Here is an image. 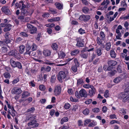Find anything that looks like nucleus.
<instances>
[{"instance_id":"32","label":"nucleus","mask_w":129,"mask_h":129,"mask_svg":"<svg viewBox=\"0 0 129 129\" xmlns=\"http://www.w3.org/2000/svg\"><path fill=\"white\" fill-rule=\"evenodd\" d=\"M76 46L79 47H82L84 46V44L80 41H78L77 43L76 44Z\"/></svg>"},{"instance_id":"33","label":"nucleus","mask_w":129,"mask_h":129,"mask_svg":"<svg viewBox=\"0 0 129 129\" xmlns=\"http://www.w3.org/2000/svg\"><path fill=\"white\" fill-rule=\"evenodd\" d=\"M55 80L56 77L55 75H53L51 77L50 81L52 83H53L55 82Z\"/></svg>"},{"instance_id":"8","label":"nucleus","mask_w":129,"mask_h":129,"mask_svg":"<svg viewBox=\"0 0 129 129\" xmlns=\"http://www.w3.org/2000/svg\"><path fill=\"white\" fill-rule=\"evenodd\" d=\"M1 10L3 12L7 15H9L11 14L10 11L9 9L6 7H4L1 9Z\"/></svg>"},{"instance_id":"19","label":"nucleus","mask_w":129,"mask_h":129,"mask_svg":"<svg viewBox=\"0 0 129 129\" xmlns=\"http://www.w3.org/2000/svg\"><path fill=\"white\" fill-rule=\"evenodd\" d=\"M122 78L120 77H118L115 79L113 80L114 82L116 83H117L121 81Z\"/></svg>"},{"instance_id":"50","label":"nucleus","mask_w":129,"mask_h":129,"mask_svg":"<svg viewBox=\"0 0 129 129\" xmlns=\"http://www.w3.org/2000/svg\"><path fill=\"white\" fill-rule=\"evenodd\" d=\"M117 70L118 72L119 73H121L122 72L121 68L120 65H118L117 67Z\"/></svg>"},{"instance_id":"24","label":"nucleus","mask_w":129,"mask_h":129,"mask_svg":"<svg viewBox=\"0 0 129 129\" xmlns=\"http://www.w3.org/2000/svg\"><path fill=\"white\" fill-rule=\"evenodd\" d=\"M116 54L114 51L112 50H111L110 51V55L111 57L115 58L116 57Z\"/></svg>"},{"instance_id":"13","label":"nucleus","mask_w":129,"mask_h":129,"mask_svg":"<svg viewBox=\"0 0 129 129\" xmlns=\"http://www.w3.org/2000/svg\"><path fill=\"white\" fill-rule=\"evenodd\" d=\"M21 15L26 16L28 14V12L25 9H21Z\"/></svg>"},{"instance_id":"31","label":"nucleus","mask_w":129,"mask_h":129,"mask_svg":"<svg viewBox=\"0 0 129 129\" xmlns=\"http://www.w3.org/2000/svg\"><path fill=\"white\" fill-rule=\"evenodd\" d=\"M37 46L34 43H33L31 46V50L33 51L36 50L37 48Z\"/></svg>"},{"instance_id":"16","label":"nucleus","mask_w":129,"mask_h":129,"mask_svg":"<svg viewBox=\"0 0 129 129\" xmlns=\"http://www.w3.org/2000/svg\"><path fill=\"white\" fill-rule=\"evenodd\" d=\"M25 46L24 45H22L19 47V52L21 53H22L25 50Z\"/></svg>"},{"instance_id":"45","label":"nucleus","mask_w":129,"mask_h":129,"mask_svg":"<svg viewBox=\"0 0 129 129\" xmlns=\"http://www.w3.org/2000/svg\"><path fill=\"white\" fill-rule=\"evenodd\" d=\"M16 67H17L19 69H21L22 68V66L21 63L19 62H17L16 64Z\"/></svg>"},{"instance_id":"41","label":"nucleus","mask_w":129,"mask_h":129,"mask_svg":"<svg viewBox=\"0 0 129 129\" xmlns=\"http://www.w3.org/2000/svg\"><path fill=\"white\" fill-rule=\"evenodd\" d=\"M89 110L88 109H86L83 112V114L85 115H88L89 113Z\"/></svg>"},{"instance_id":"34","label":"nucleus","mask_w":129,"mask_h":129,"mask_svg":"<svg viewBox=\"0 0 129 129\" xmlns=\"http://www.w3.org/2000/svg\"><path fill=\"white\" fill-rule=\"evenodd\" d=\"M84 83L83 80L81 78L77 80V85L79 86L80 84Z\"/></svg>"},{"instance_id":"60","label":"nucleus","mask_w":129,"mask_h":129,"mask_svg":"<svg viewBox=\"0 0 129 129\" xmlns=\"http://www.w3.org/2000/svg\"><path fill=\"white\" fill-rule=\"evenodd\" d=\"M46 26L49 27H52L55 26V24L54 23H49L46 24Z\"/></svg>"},{"instance_id":"25","label":"nucleus","mask_w":129,"mask_h":129,"mask_svg":"<svg viewBox=\"0 0 129 129\" xmlns=\"http://www.w3.org/2000/svg\"><path fill=\"white\" fill-rule=\"evenodd\" d=\"M96 90H89V91L88 95L90 96H93L95 93Z\"/></svg>"},{"instance_id":"51","label":"nucleus","mask_w":129,"mask_h":129,"mask_svg":"<svg viewBox=\"0 0 129 129\" xmlns=\"http://www.w3.org/2000/svg\"><path fill=\"white\" fill-rule=\"evenodd\" d=\"M80 56L83 58L86 59L87 57V55L84 53H82L80 54Z\"/></svg>"},{"instance_id":"47","label":"nucleus","mask_w":129,"mask_h":129,"mask_svg":"<svg viewBox=\"0 0 129 129\" xmlns=\"http://www.w3.org/2000/svg\"><path fill=\"white\" fill-rule=\"evenodd\" d=\"M1 50L2 52L5 53L7 52V47H3L1 48Z\"/></svg>"},{"instance_id":"39","label":"nucleus","mask_w":129,"mask_h":129,"mask_svg":"<svg viewBox=\"0 0 129 129\" xmlns=\"http://www.w3.org/2000/svg\"><path fill=\"white\" fill-rule=\"evenodd\" d=\"M48 11L53 14H55L57 13L56 10L55 9L52 8H49Z\"/></svg>"},{"instance_id":"63","label":"nucleus","mask_w":129,"mask_h":129,"mask_svg":"<svg viewBox=\"0 0 129 129\" xmlns=\"http://www.w3.org/2000/svg\"><path fill=\"white\" fill-rule=\"evenodd\" d=\"M19 81V78H17L15 79L13 81V84H14L18 82Z\"/></svg>"},{"instance_id":"6","label":"nucleus","mask_w":129,"mask_h":129,"mask_svg":"<svg viewBox=\"0 0 129 129\" xmlns=\"http://www.w3.org/2000/svg\"><path fill=\"white\" fill-rule=\"evenodd\" d=\"M90 18V16L89 15H82L80 16L79 18V19L81 21L86 22L89 20Z\"/></svg>"},{"instance_id":"58","label":"nucleus","mask_w":129,"mask_h":129,"mask_svg":"<svg viewBox=\"0 0 129 129\" xmlns=\"http://www.w3.org/2000/svg\"><path fill=\"white\" fill-rule=\"evenodd\" d=\"M73 58H68L67 60V61L68 62V64H69L70 63H72V62H73Z\"/></svg>"},{"instance_id":"59","label":"nucleus","mask_w":129,"mask_h":129,"mask_svg":"<svg viewBox=\"0 0 129 129\" xmlns=\"http://www.w3.org/2000/svg\"><path fill=\"white\" fill-rule=\"evenodd\" d=\"M82 1L83 3L86 5H88L89 3L86 0H82Z\"/></svg>"},{"instance_id":"36","label":"nucleus","mask_w":129,"mask_h":129,"mask_svg":"<svg viewBox=\"0 0 129 129\" xmlns=\"http://www.w3.org/2000/svg\"><path fill=\"white\" fill-rule=\"evenodd\" d=\"M101 39L99 37H98L96 39V42L99 45H101L102 44V42Z\"/></svg>"},{"instance_id":"57","label":"nucleus","mask_w":129,"mask_h":129,"mask_svg":"<svg viewBox=\"0 0 129 129\" xmlns=\"http://www.w3.org/2000/svg\"><path fill=\"white\" fill-rule=\"evenodd\" d=\"M121 6L122 7H126V4L125 3V2L124 1H122Z\"/></svg>"},{"instance_id":"2","label":"nucleus","mask_w":129,"mask_h":129,"mask_svg":"<svg viewBox=\"0 0 129 129\" xmlns=\"http://www.w3.org/2000/svg\"><path fill=\"white\" fill-rule=\"evenodd\" d=\"M119 99L123 98V101L124 102H126L129 99V91H127L125 92L120 93L118 95Z\"/></svg>"},{"instance_id":"48","label":"nucleus","mask_w":129,"mask_h":129,"mask_svg":"<svg viewBox=\"0 0 129 129\" xmlns=\"http://www.w3.org/2000/svg\"><path fill=\"white\" fill-rule=\"evenodd\" d=\"M78 32L81 34H82L85 33L84 30L82 28H80L78 30Z\"/></svg>"},{"instance_id":"10","label":"nucleus","mask_w":129,"mask_h":129,"mask_svg":"<svg viewBox=\"0 0 129 129\" xmlns=\"http://www.w3.org/2000/svg\"><path fill=\"white\" fill-rule=\"evenodd\" d=\"M12 25L9 24L6 25L5 27L3 29L4 31L6 32L10 31L12 28Z\"/></svg>"},{"instance_id":"38","label":"nucleus","mask_w":129,"mask_h":129,"mask_svg":"<svg viewBox=\"0 0 129 129\" xmlns=\"http://www.w3.org/2000/svg\"><path fill=\"white\" fill-rule=\"evenodd\" d=\"M19 3H21L22 6L20 8V10L25 9L26 8V6L24 4V2L23 1H21L19 2Z\"/></svg>"},{"instance_id":"3","label":"nucleus","mask_w":129,"mask_h":129,"mask_svg":"<svg viewBox=\"0 0 129 129\" xmlns=\"http://www.w3.org/2000/svg\"><path fill=\"white\" fill-rule=\"evenodd\" d=\"M8 54L9 56H14L17 59H19L20 58L19 54L16 50H12L10 51L9 52Z\"/></svg>"},{"instance_id":"61","label":"nucleus","mask_w":129,"mask_h":129,"mask_svg":"<svg viewBox=\"0 0 129 129\" xmlns=\"http://www.w3.org/2000/svg\"><path fill=\"white\" fill-rule=\"evenodd\" d=\"M49 14L48 13H45L44 14L42 15L43 17H48L49 16Z\"/></svg>"},{"instance_id":"54","label":"nucleus","mask_w":129,"mask_h":129,"mask_svg":"<svg viewBox=\"0 0 129 129\" xmlns=\"http://www.w3.org/2000/svg\"><path fill=\"white\" fill-rule=\"evenodd\" d=\"M92 111L94 113H97L100 111L99 109L98 108H95L92 109Z\"/></svg>"},{"instance_id":"23","label":"nucleus","mask_w":129,"mask_h":129,"mask_svg":"<svg viewBox=\"0 0 129 129\" xmlns=\"http://www.w3.org/2000/svg\"><path fill=\"white\" fill-rule=\"evenodd\" d=\"M68 120V118L67 117H64L61 120L60 123L62 124L64 122H67Z\"/></svg>"},{"instance_id":"4","label":"nucleus","mask_w":129,"mask_h":129,"mask_svg":"<svg viewBox=\"0 0 129 129\" xmlns=\"http://www.w3.org/2000/svg\"><path fill=\"white\" fill-rule=\"evenodd\" d=\"M34 119H32L31 121L27 123V125L30 126L31 127L35 128L38 127L39 124L37 123L36 120Z\"/></svg>"},{"instance_id":"64","label":"nucleus","mask_w":129,"mask_h":129,"mask_svg":"<svg viewBox=\"0 0 129 129\" xmlns=\"http://www.w3.org/2000/svg\"><path fill=\"white\" fill-rule=\"evenodd\" d=\"M41 33H39L38 34L37 37L36 38V39L38 41H39L40 40V38L41 37Z\"/></svg>"},{"instance_id":"21","label":"nucleus","mask_w":129,"mask_h":129,"mask_svg":"<svg viewBox=\"0 0 129 129\" xmlns=\"http://www.w3.org/2000/svg\"><path fill=\"white\" fill-rule=\"evenodd\" d=\"M3 75L4 77L6 79H9L11 76L10 73L7 72H5L3 74Z\"/></svg>"},{"instance_id":"37","label":"nucleus","mask_w":129,"mask_h":129,"mask_svg":"<svg viewBox=\"0 0 129 129\" xmlns=\"http://www.w3.org/2000/svg\"><path fill=\"white\" fill-rule=\"evenodd\" d=\"M73 61L75 64V66L77 67H79L80 65L79 63L78 59L76 58H75L73 60Z\"/></svg>"},{"instance_id":"43","label":"nucleus","mask_w":129,"mask_h":129,"mask_svg":"<svg viewBox=\"0 0 129 129\" xmlns=\"http://www.w3.org/2000/svg\"><path fill=\"white\" fill-rule=\"evenodd\" d=\"M20 35L21 36L23 37H27L28 36V35L26 33L23 32H21Z\"/></svg>"},{"instance_id":"29","label":"nucleus","mask_w":129,"mask_h":129,"mask_svg":"<svg viewBox=\"0 0 129 129\" xmlns=\"http://www.w3.org/2000/svg\"><path fill=\"white\" fill-rule=\"evenodd\" d=\"M52 47L54 50H56L57 49L58 46L56 43H54L52 44Z\"/></svg>"},{"instance_id":"1","label":"nucleus","mask_w":129,"mask_h":129,"mask_svg":"<svg viewBox=\"0 0 129 129\" xmlns=\"http://www.w3.org/2000/svg\"><path fill=\"white\" fill-rule=\"evenodd\" d=\"M68 72L67 71H61L59 72L57 75V78L60 82H62V79L65 78L68 74Z\"/></svg>"},{"instance_id":"17","label":"nucleus","mask_w":129,"mask_h":129,"mask_svg":"<svg viewBox=\"0 0 129 129\" xmlns=\"http://www.w3.org/2000/svg\"><path fill=\"white\" fill-rule=\"evenodd\" d=\"M29 95V93L27 91H24L22 94L21 98H25Z\"/></svg>"},{"instance_id":"35","label":"nucleus","mask_w":129,"mask_h":129,"mask_svg":"<svg viewBox=\"0 0 129 129\" xmlns=\"http://www.w3.org/2000/svg\"><path fill=\"white\" fill-rule=\"evenodd\" d=\"M77 67V66L75 65L72 66L71 67V69L72 71L74 72H76L77 70V67Z\"/></svg>"},{"instance_id":"7","label":"nucleus","mask_w":129,"mask_h":129,"mask_svg":"<svg viewBox=\"0 0 129 129\" xmlns=\"http://www.w3.org/2000/svg\"><path fill=\"white\" fill-rule=\"evenodd\" d=\"M79 95L81 97L86 98L87 95V94L85 90L81 89L79 91Z\"/></svg>"},{"instance_id":"18","label":"nucleus","mask_w":129,"mask_h":129,"mask_svg":"<svg viewBox=\"0 0 129 129\" xmlns=\"http://www.w3.org/2000/svg\"><path fill=\"white\" fill-rule=\"evenodd\" d=\"M22 91L20 88H19L15 89L13 91V93L17 94H20Z\"/></svg>"},{"instance_id":"27","label":"nucleus","mask_w":129,"mask_h":129,"mask_svg":"<svg viewBox=\"0 0 129 129\" xmlns=\"http://www.w3.org/2000/svg\"><path fill=\"white\" fill-rule=\"evenodd\" d=\"M96 53L98 56H100L102 54V50L101 48L97 49L96 51Z\"/></svg>"},{"instance_id":"11","label":"nucleus","mask_w":129,"mask_h":129,"mask_svg":"<svg viewBox=\"0 0 129 129\" xmlns=\"http://www.w3.org/2000/svg\"><path fill=\"white\" fill-rule=\"evenodd\" d=\"M108 63L110 67L113 66L117 64V62L116 61L110 60L108 61Z\"/></svg>"},{"instance_id":"49","label":"nucleus","mask_w":129,"mask_h":129,"mask_svg":"<svg viewBox=\"0 0 129 129\" xmlns=\"http://www.w3.org/2000/svg\"><path fill=\"white\" fill-rule=\"evenodd\" d=\"M35 110V109L34 107H32L28 109L27 110V112H33Z\"/></svg>"},{"instance_id":"20","label":"nucleus","mask_w":129,"mask_h":129,"mask_svg":"<svg viewBox=\"0 0 129 129\" xmlns=\"http://www.w3.org/2000/svg\"><path fill=\"white\" fill-rule=\"evenodd\" d=\"M79 51L78 50L76 49L72 51L71 53L72 55H76L79 53Z\"/></svg>"},{"instance_id":"9","label":"nucleus","mask_w":129,"mask_h":129,"mask_svg":"<svg viewBox=\"0 0 129 129\" xmlns=\"http://www.w3.org/2000/svg\"><path fill=\"white\" fill-rule=\"evenodd\" d=\"M25 47L26 51V52L25 53V54H30V51H29L31 47L29 42H28L26 44Z\"/></svg>"},{"instance_id":"28","label":"nucleus","mask_w":129,"mask_h":129,"mask_svg":"<svg viewBox=\"0 0 129 129\" xmlns=\"http://www.w3.org/2000/svg\"><path fill=\"white\" fill-rule=\"evenodd\" d=\"M100 37L102 40H104L105 38V35L103 32L101 31L100 33Z\"/></svg>"},{"instance_id":"53","label":"nucleus","mask_w":129,"mask_h":129,"mask_svg":"<svg viewBox=\"0 0 129 129\" xmlns=\"http://www.w3.org/2000/svg\"><path fill=\"white\" fill-rule=\"evenodd\" d=\"M91 120L89 119H88L85 120L84 121V125H86L88 123L91 122Z\"/></svg>"},{"instance_id":"14","label":"nucleus","mask_w":129,"mask_h":129,"mask_svg":"<svg viewBox=\"0 0 129 129\" xmlns=\"http://www.w3.org/2000/svg\"><path fill=\"white\" fill-rule=\"evenodd\" d=\"M37 31V28L34 26L33 28L30 29L29 30V32L31 34H33L36 33Z\"/></svg>"},{"instance_id":"26","label":"nucleus","mask_w":129,"mask_h":129,"mask_svg":"<svg viewBox=\"0 0 129 129\" xmlns=\"http://www.w3.org/2000/svg\"><path fill=\"white\" fill-rule=\"evenodd\" d=\"M36 116H33L32 117L27 116L25 120V121H27L29 120L35 119H36Z\"/></svg>"},{"instance_id":"5","label":"nucleus","mask_w":129,"mask_h":129,"mask_svg":"<svg viewBox=\"0 0 129 129\" xmlns=\"http://www.w3.org/2000/svg\"><path fill=\"white\" fill-rule=\"evenodd\" d=\"M61 89L60 87L59 86H55L54 92V94L56 96L59 95L61 93Z\"/></svg>"},{"instance_id":"56","label":"nucleus","mask_w":129,"mask_h":129,"mask_svg":"<svg viewBox=\"0 0 129 129\" xmlns=\"http://www.w3.org/2000/svg\"><path fill=\"white\" fill-rule=\"evenodd\" d=\"M115 123L119 124V122L116 120H113L110 121V123L111 124H113Z\"/></svg>"},{"instance_id":"52","label":"nucleus","mask_w":129,"mask_h":129,"mask_svg":"<svg viewBox=\"0 0 129 129\" xmlns=\"http://www.w3.org/2000/svg\"><path fill=\"white\" fill-rule=\"evenodd\" d=\"M10 36V34L9 33H7L5 35V39H9Z\"/></svg>"},{"instance_id":"44","label":"nucleus","mask_w":129,"mask_h":129,"mask_svg":"<svg viewBox=\"0 0 129 129\" xmlns=\"http://www.w3.org/2000/svg\"><path fill=\"white\" fill-rule=\"evenodd\" d=\"M109 90H106L104 92V96L106 98H107L109 97Z\"/></svg>"},{"instance_id":"22","label":"nucleus","mask_w":129,"mask_h":129,"mask_svg":"<svg viewBox=\"0 0 129 129\" xmlns=\"http://www.w3.org/2000/svg\"><path fill=\"white\" fill-rule=\"evenodd\" d=\"M10 62L13 68L16 67V62L14 60H13L12 59H11L10 60Z\"/></svg>"},{"instance_id":"30","label":"nucleus","mask_w":129,"mask_h":129,"mask_svg":"<svg viewBox=\"0 0 129 129\" xmlns=\"http://www.w3.org/2000/svg\"><path fill=\"white\" fill-rule=\"evenodd\" d=\"M111 44L110 43H108L106 44V47L105 49L107 51L109 50L110 49Z\"/></svg>"},{"instance_id":"46","label":"nucleus","mask_w":129,"mask_h":129,"mask_svg":"<svg viewBox=\"0 0 129 129\" xmlns=\"http://www.w3.org/2000/svg\"><path fill=\"white\" fill-rule=\"evenodd\" d=\"M70 106V105L68 103H66L64 106V107L66 109H69Z\"/></svg>"},{"instance_id":"62","label":"nucleus","mask_w":129,"mask_h":129,"mask_svg":"<svg viewBox=\"0 0 129 129\" xmlns=\"http://www.w3.org/2000/svg\"><path fill=\"white\" fill-rule=\"evenodd\" d=\"M107 110V107L106 106H104L102 108V111L104 113H106Z\"/></svg>"},{"instance_id":"12","label":"nucleus","mask_w":129,"mask_h":129,"mask_svg":"<svg viewBox=\"0 0 129 129\" xmlns=\"http://www.w3.org/2000/svg\"><path fill=\"white\" fill-rule=\"evenodd\" d=\"M43 53L45 56H49L50 55L51 52L50 50H46L43 51Z\"/></svg>"},{"instance_id":"40","label":"nucleus","mask_w":129,"mask_h":129,"mask_svg":"<svg viewBox=\"0 0 129 129\" xmlns=\"http://www.w3.org/2000/svg\"><path fill=\"white\" fill-rule=\"evenodd\" d=\"M89 11V9L86 7H84L82 9V11L85 13H88Z\"/></svg>"},{"instance_id":"42","label":"nucleus","mask_w":129,"mask_h":129,"mask_svg":"<svg viewBox=\"0 0 129 129\" xmlns=\"http://www.w3.org/2000/svg\"><path fill=\"white\" fill-rule=\"evenodd\" d=\"M4 42H5V45L11 42V40L9 39H5L4 40Z\"/></svg>"},{"instance_id":"15","label":"nucleus","mask_w":129,"mask_h":129,"mask_svg":"<svg viewBox=\"0 0 129 129\" xmlns=\"http://www.w3.org/2000/svg\"><path fill=\"white\" fill-rule=\"evenodd\" d=\"M55 5L58 9L61 10L63 9V5L60 3H55Z\"/></svg>"},{"instance_id":"55","label":"nucleus","mask_w":129,"mask_h":129,"mask_svg":"<svg viewBox=\"0 0 129 129\" xmlns=\"http://www.w3.org/2000/svg\"><path fill=\"white\" fill-rule=\"evenodd\" d=\"M92 101V100L91 99H90L85 101V103L86 104H89L91 103Z\"/></svg>"}]
</instances>
